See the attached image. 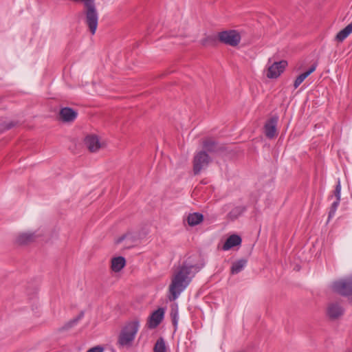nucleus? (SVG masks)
Instances as JSON below:
<instances>
[{"mask_svg":"<svg viewBox=\"0 0 352 352\" xmlns=\"http://www.w3.org/2000/svg\"><path fill=\"white\" fill-rule=\"evenodd\" d=\"M204 267V264H193L189 258L184 261L174 273L171 283L169 285V292L173 296L170 299L175 300L180 294L188 286L195 277Z\"/></svg>","mask_w":352,"mask_h":352,"instance_id":"obj_1","label":"nucleus"},{"mask_svg":"<svg viewBox=\"0 0 352 352\" xmlns=\"http://www.w3.org/2000/svg\"><path fill=\"white\" fill-rule=\"evenodd\" d=\"M140 328L138 320H133L126 322L120 330L116 342L119 349L131 348L135 340L136 334Z\"/></svg>","mask_w":352,"mask_h":352,"instance_id":"obj_2","label":"nucleus"},{"mask_svg":"<svg viewBox=\"0 0 352 352\" xmlns=\"http://www.w3.org/2000/svg\"><path fill=\"white\" fill-rule=\"evenodd\" d=\"M331 290L352 302V276H348L333 281L331 285Z\"/></svg>","mask_w":352,"mask_h":352,"instance_id":"obj_3","label":"nucleus"},{"mask_svg":"<svg viewBox=\"0 0 352 352\" xmlns=\"http://www.w3.org/2000/svg\"><path fill=\"white\" fill-rule=\"evenodd\" d=\"M83 13L85 14V23L87 26L90 33L95 34L98 23V12L97 11L95 2L89 6L85 7Z\"/></svg>","mask_w":352,"mask_h":352,"instance_id":"obj_4","label":"nucleus"},{"mask_svg":"<svg viewBox=\"0 0 352 352\" xmlns=\"http://www.w3.org/2000/svg\"><path fill=\"white\" fill-rule=\"evenodd\" d=\"M217 37L219 42L232 47L237 46L241 39L240 34L234 30L220 32Z\"/></svg>","mask_w":352,"mask_h":352,"instance_id":"obj_5","label":"nucleus"},{"mask_svg":"<svg viewBox=\"0 0 352 352\" xmlns=\"http://www.w3.org/2000/svg\"><path fill=\"white\" fill-rule=\"evenodd\" d=\"M211 161L210 157L205 151H201L195 154L193 158V173L195 175L206 168Z\"/></svg>","mask_w":352,"mask_h":352,"instance_id":"obj_6","label":"nucleus"},{"mask_svg":"<svg viewBox=\"0 0 352 352\" xmlns=\"http://www.w3.org/2000/svg\"><path fill=\"white\" fill-rule=\"evenodd\" d=\"M278 116L277 115L272 116L268 119L264 126L265 135L269 139H272L276 135L277 124Z\"/></svg>","mask_w":352,"mask_h":352,"instance_id":"obj_7","label":"nucleus"},{"mask_svg":"<svg viewBox=\"0 0 352 352\" xmlns=\"http://www.w3.org/2000/svg\"><path fill=\"white\" fill-rule=\"evenodd\" d=\"M287 62L286 60H280L275 62L268 67L266 76L269 78H278L285 70Z\"/></svg>","mask_w":352,"mask_h":352,"instance_id":"obj_8","label":"nucleus"},{"mask_svg":"<svg viewBox=\"0 0 352 352\" xmlns=\"http://www.w3.org/2000/svg\"><path fill=\"white\" fill-rule=\"evenodd\" d=\"M344 313V309L338 302H331L327 309V315L331 320H337Z\"/></svg>","mask_w":352,"mask_h":352,"instance_id":"obj_9","label":"nucleus"},{"mask_svg":"<svg viewBox=\"0 0 352 352\" xmlns=\"http://www.w3.org/2000/svg\"><path fill=\"white\" fill-rule=\"evenodd\" d=\"M164 316V310L163 308H159L153 311L148 319V327L150 329L156 328L163 320Z\"/></svg>","mask_w":352,"mask_h":352,"instance_id":"obj_10","label":"nucleus"},{"mask_svg":"<svg viewBox=\"0 0 352 352\" xmlns=\"http://www.w3.org/2000/svg\"><path fill=\"white\" fill-rule=\"evenodd\" d=\"M77 116V111L70 107H63L59 112V118L63 122H72Z\"/></svg>","mask_w":352,"mask_h":352,"instance_id":"obj_11","label":"nucleus"},{"mask_svg":"<svg viewBox=\"0 0 352 352\" xmlns=\"http://www.w3.org/2000/svg\"><path fill=\"white\" fill-rule=\"evenodd\" d=\"M84 142L90 152H96L100 148V143L96 135H89L86 136Z\"/></svg>","mask_w":352,"mask_h":352,"instance_id":"obj_12","label":"nucleus"},{"mask_svg":"<svg viewBox=\"0 0 352 352\" xmlns=\"http://www.w3.org/2000/svg\"><path fill=\"white\" fill-rule=\"evenodd\" d=\"M241 243V238L237 234H232L224 243L222 249L224 251L228 250L233 247L237 246Z\"/></svg>","mask_w":352,"mask_h":352,"instance_id":"obj_13","label":"nucleus"},{"mask_svg":"<svg viewBox=\"0 0 352 352\" xmlns=\"http://www.w3.org/2000/svg\"><path fill=\"white\" fill-rule=\"evenodd\" d=\"M126 260L123 256L114 257L111 259V269L114 272H119L124 268Z\"/></svg>","mask_w":352,"mask_h":352,"instance_id":"obj_14","label":"nucleus"},{"mask_svg":"<svg viewBox=\"0 0 352 352\" xmlns=\"http://www.w3.org/2000/svg\"><path fill=\"white\" fill-rule=\"evenodd\" d=\"M203 147L205 151L209 153H216L221 150L217 142L212 139H207L203 142Z\"/></svg>","mask_w":352,"mask_h":352,"instance_id":"obj_15","label":"nucleus"},{"mask_svg":"<svg viewBox=\"0 0 352 352\" xmlns=\"http://www.w3.org/2000/svg\"><path fill=\"white\" fill-rule=\"evenodd\" d=\"M204 215L199 212H193L189 214L187 217V221L189 226H195L202 222Z\"/></svg>","mask_w":352,"mask_h":352,"instance_id":"obj_16","label":"nucleus"},{"mask_svg":"<svg viewBox=\"0 0 352 352\" xmlns=\"http://www.w3.org/2000/svg\"><path fill=\"white\" fill-rule=\"evenodd\" d=\"M84 311H81L76 318L70 320L69 322L65 323L61 328H60V331H67L74 327L84 317Z\"/></svg>","mask_w":352,"mask_h":352,"instance_id":"obj_17","label":"nucleus"},{"mask_svg":"<svg viewBox=\"0 0 352 352\" xmlns=\"http://www.w3.org/2000/svg\"><path fill=\"white\" fill-rule=\"evenodd\" d=\"M352 32V25L351 23L336 34L335 39L338 42H342Z\"/></svg>","mask_w":352,"mask_h":352,"instance_id":"obj_18","label":"nucleus"},{"mask_svg":"<svg viewBox=\"0 0 352 352\" xmlns=\"http://www.w3.org/2000/svg\"><path fill=\"white\" fill-rule=\"evenodd\" d=\"M246 210V206H236L230 210V212L228 214V217L232 221L235 220L239 217H240Z\"/></svg>","mask_w":352,"mask_h":352,"instance_id":"obj_19","label":"nucleus"},{"mask_svg":"<svg viewBox=\"0 0 352 352\" xmlns=\"http://www.w3.org/2000/svg\"><path fill=\"white\" fill-rule=\"evenodd\" d=\"M34 233H22L17 237L16 241L20 245L28 244L34 240Z\"/></svg>","mask_w":352,"mask_h":352,"instance_id":"obj_20","label":"nucleus"},{"mask_svg":"<svg viewBox=\"0 0 352 352\" xmlns=\"http://www.w3.org/2000/svg\"><path fill=\"white\" fill-rule=\"evenodd\" d=\"M247 264L245 259H240L234 262L231 267V273L232 274H236L241 272Z\"/></svg>","mask_w":352,"mask_h":352,"instance_id":"obj_21","label":"nucleus"},{"mask_svg":"<svg viewBox=\"0 0 352 352\" xmlns=\"http://www.w3.org/2000/svg\"><path fill=\"white\" fill-rule=\"evenodd\" d=\"M154 352H166V346L163 338H160L156 341L154 348Z\"/></svg>","mask_w":352,"mask_h":352,"instance_id":"obj_22","label":"nucleus"},{"mask_svg":"<svg viewBox=\"0 0 352 352\" xmlns=\"http://www.w3.org/2000/svg\"><path fill=\"white\" fill-rule=\"evenodd\" d=\"M170 316L171 318L172 323H173V326L175 327V328L176 329L177 327L178 320H179V312H178L177 307L171 309Z\"/></svg>","mask_w":352,"mask_h":352,"instance_id":"obj_23","label":"nucleus"},{"mask_svg":"<svg viewBox=\"0 0 352 352\" xmlns=\"http://www.w3.org/2000/svg\"><path fill=\"white\" fill-rule=\"evenodd\" d=\"M340 201L336 200L331 204L329 212V216H328L329 219H330L331 218H332L334 216L336 211L340 204Z\"/></svg>","mask_w":352,"mask_h":352,"instance_id":"obj_24","label":"nucleus"},{"mask_svg":"<svg viewBox=\"0 0 352 352\" xmlns=\"http://www.w3.org/2000/svg\"><path fill=\"white\" fill-rule=\"evenodd\" d=\"M308 76H307V74L304 72L301 74H300L297 78L295 80L294 82V89H297L299 85L305 80V79L306 78H307Z\"/></svg>","mask_w":352,"mask_h":352,"instance_id":"obj_25","label":"nucleus"},{"mask_svg":"<svg viewBox=\"0 0 352 352\" xmlns=\"http://www.w3.org/2000/svg\"><path fill=\"white\" fill-rule=\"evenodd\" d=\"M334 195L336 197V200L340 201L341 184L340 179L338 180L336 188L334 190Z\"/></svg>","mask_w":352,"mask_h":352,"instance_id":"obj_26","label":"nucleus"},{"mask_svg":"<svg viewBox=\"0 0 352 352\" xmlns=\"http://www.w3.org/2000/svg\"><path fill=\"white\" fill-rule=\"evenodd\" d=\"M103 348L100 346H96L93 348L89 349L87 352H102Z\"/></svg>","mask_w":352,"mask_h":352,"instance_id":"obj_27","label":"nucleus"},{"mask_svg":"<svg viewBox=\"0 0 352 352\" xmlns=\"http://www.w3.org/2000/svg\"><path fill=\"white\" fill-rule=\"evenodd\" d=\"M316 67H317V64L316 63L313 64L309 67V69L307 72H305V73L307 74V76H309L311 73H313L316 70Z\"/></svg>","mask_w":352,"mask_h":352,"instance_id":"obj_28","label":"nucleus"},{"mask_svg":"<svg viewBox=\"0 0 352 352\" xmlns=\"http://www.w3.org/2000/svg\"><path fill=\"white\" fill-rule=\"evenodd\" d=\"M14 126H15V124L13 122H10L9 123H8L6 125V129H10L11 128H12Z\"/></svg>","mask_w":352,"mask_h":352,"instance_id":"obj_29","label":"nucleus"},{"mask_svg":"<svg viewBox=\"0 0 352 352\" xmlns=\"http://www.w3.org/2000/svg\"><path fill=\"white\" fill-rule=\"evenodd\" d=\"M125 238H126V235H123V236H120L119 239H117L116 243H121Z\"/></svg>","mask_w":352,"mask_h":352,"instance_id":"obj_30","label":"nucleus"},{"mask_svg":"<svg viewBox=\"0 0 352 352\" xmlns=\"http://www.w3.org/2000/svg\"><path fill=\"white\" fill-rule=\"evenodd\" d=\"M346 352H352V349L346 350Z\"/></svg>","mask_w":352,"mask_h":352,"instance_id":"obj_31","label":"nucleus"},{"mask_svg":"<svg viewBox=\"0 0 352 352\" xmlns=\"http://www.w3.org/2000/svg\"><path fill=\"white\" fill-rule=\"evenodd\" d=\"M351 24L352 25V22L351 23Z\"/></svg>","mask_w":352,"mask_h":352,"instance_id":"obj_32","label":"nucleus"},{"mask_svg":"<svg viewBox=\"0 0 352 352\" xmlns=\"http://www.w3.org/2000/svg\"><path fill=\"white\" fill-rule=\"evenodd\" d=\"M351 24L352 25V22L351 23Z\"/></svg>","mask_w":352,"mask_h":352,"instance_id":"obj_33","label":"nucleus"}]
</instances>
